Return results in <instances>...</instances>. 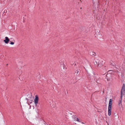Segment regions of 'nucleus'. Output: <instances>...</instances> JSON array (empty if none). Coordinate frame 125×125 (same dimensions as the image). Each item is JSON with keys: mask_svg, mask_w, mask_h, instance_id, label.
Listing matches in <instances>:
<instances>
[{"mask_svg": "<svg viewBox=\"0 0 125 125\" xmlns=\"http://www.w3.org/2000/svg\"><path fill=\"white\" fill-rule=\"evenodd\" d=\"M79 71L78 70H77V74L79 72Z\"/></svg>", "mask_w": 125, "mask_h": 125, "instance_id": "obj_10", "label": "nucleus"}, {"mask_svg": "<svg viewBox=\"0 0 125 125\" xmlns=\"http://www.w3.org/2000/svg\"><path fill=\"white\" fill-rule=\"evenodd\" d=\"M14 44V43L13 42H11L10 43V44L11 45H13Z\"/></svg>", "mask_w": 125, "mask_h": 125, "instance_id": "obj_9", "label": "nucleus"}, {"mask_svg": "<svg viewBox=\"0 0 125 125\" xmlns=\"http://www.w3.org/2000/svg\"><path fill=\"white\" fill-rule=\"evenodd\" d=\"M113 63H111V65H112L113 66H115V64L113 62Z\"/></svg>", "mask_w": 125, "mask_h": 125, "instance_id": "obj_6", "label": "nucleus"}, {"mask_svg": "<svg viewBox=\"0 0 125 125\" xmlns=\"http://www.w3.org/2000/svg\"><path fill=\"white\" fill-rule=\"evenodd\" d=\"M92 53H93L92 54L93 55H95V53L94 52H92Z\"/></svg>", "mask_w": 125, "mask_h": 125, "instance_id": "obj_11", "label": "nucleus"}, {"mask_svg": "<svg viewBox=\"0 0 125 125\" xmlns=\"http://www.w3.org/2000/svg\"><path fill=\"white\" fill-rule=\"evenodd\" d=\"M62 65L63 66V69H64V68L65 67V66L63 63L62 64Z\"/></svg>", "mask_w": 125, "mask_h": 125, "instance_id": "obj_7", "label": "nucleus"}, {"mask_svg": "<svg viewBox=\"0 0 125 125\" xmlns=\"http://www.w3.org/2000/svg\"><path fill=\"white\" fill-rule=\"evenodd\" d=\"M112 101V100L111 99H110L108 108V115L109 116H110L111 115Z\"/></svg>", "mask_w": 125, "mask_h": 125, "instance_id": "obj_1", "label": "nucleus"}, {"mask_svg": "<svg viewBox=\"0 0 125 125\" xmlns=\"http://www.w3.org/2000/svg\"><path fill=\"white\" fill-rule=\"evenodd\" d=\"M74 120L75 121H77L78 122H80V121L78 118L76 117H74L73 118Z\"/></svg>", "mask_w": 125, "mask_h": 125, "instance_id": "obj_5", "label": "nucleus"}, {"mask_svg": "<svg viewBox=\"0 0 125 125\" xmlns=\"http://www.w3.org/2000/svg\"><path fill=\"white\" fill-rule=\"evenodd\" d=\"M39 100V98L37 95H36L35 96V98L34 100V102L36 106L38 104Z\"/></svg>", "mask_w": 125, "mask_h": 125, "instance_id": "obj_3", "label": "nucleus"}, {"mask_svg": "<svg viewBox=\"0 0 125 125\" xmlns=\"http://www.w3.org/2000/svg\"><path fill=\"white\" fill-rule=\"evenodd\" d=\"M26 100H28V99L27 98H26Z\"/></svg>", "mask_w": 125, "mask_h": 125, "instance_id": "obj_12", "label": "nucleus"}, {"mask_svg": "<svg viewBox=\"0 0 125 125\" xmlns=\"http://www.w3.org/2000/svg\"><path fill=\"white\" fill-rule=\"evenodd\" d=\"M125 84H123L121 92V98L122 99V95L125 93Z\"/></svg>", "mask_w": 125, "mask_h": 125, "instance_id": "obj_2", "label": "nucleus"}, {"mask_svg": "<svg viewBox=\"0 0 125 125\" xmlns=\"http://www.w3.org/2000/svg\"><path fill=\"white\" fill-rule=\"evenodd\" d=\"M10 41V39L8 38V37H5V39L4 40L5 43L7 44Z\"/></svg>", "mask_w": 125, "mask_h": 125, "instance_id": "obj_4", "label": "nucleus"}, {"mask_svg": "<svg viewBox=\"0 0 125 125\" xmlns=\"http://www.w3.org/2000/svg\"><path fill=\"white\" fill-rule=\"evenodd\" d=\"M121 100L119 101V104H121V100H122V99H121Z\"/></svg>", "mask_w": 125, "mask_h": 125, "instance_id": "obj_8", "label": "nucleus"}]
</instances>
